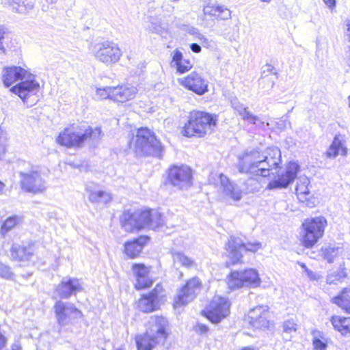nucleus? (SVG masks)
Masks as SVG:
<instances>
[{
    "mask_svg": "<svg viewBox=\"0 0 350 350\" xmlns=\"http://www.w3.org/2000/svg\"><path fill=\"white\" fill-rule=\"evenodd\" d=\"M172 64L176 66L180 73H184L191 68L189 61L183 59V54L180 51L176 50L174 52Z\"/></svg>",
    "mask_w": 350,
    "mask_h": 350,
    "instance_id": "c9c22d12",
    "label": "nucleus"
},
{
    "mask_svg": "<svg viewBox=\"0 0 350 350\" xmlns=\"http://www.w3.org/2000/svg\"><path fill=\"white\" fill-rule=\"evenodd\" d=\"M133 274L136 278L135 287L137 289L149 287L152 280L148 278L149 269L144 264L135 263L132 267Z\"/></svg>",
    "mask_w": 350,
    "mask_h": 350,
    "instance_id": "393cba45",
    "label": "nucleus"
},
{
    "mask_svg": "<svg viewBox=\"0 0 350 350\" xmlns=\"http://www.w3.org/2000/svg\"><path fill=\"white\" fill-rule=\"evenodd\" d=\"M270 312L267 306H258L248 312L249 323L256 329L268 328L270 324Z\"/></svg>",
    "mask_w": 350,
    "mask_h": 350,
    "instance_id": "f3484780",
    "label": "nucleus"
},
{
    "mask_svg": "<svg viewBox=\"0 0 350 350\" xmlns=\"http://www.w3.org/2000/svg\"><path fill=\"white\" fill-rule=\"evenodd\" d=\"M93 53L97 60L107 65L118 62L122 56L118 44L109 40L96 44L93 48Z\"/></svg>",
    "mask_w": 350,
    "mask_h": 350,
    "instance_id": "0eeeda50",
    "label": "nucleus"
},
{
    "mask_svg": "<svg viewBox=\"0 0 350 350\" xmlns=\"http://www.w3.org/2000/svg\"><path fill=\"white\" fill-rule=\"evenodd\" d=\"M82 290L80 280L75 278H64L56 288V293L60 298L68 299L72 294Z\"/></svg>",
    "mask_w": 350,
    "mask_h": 350,
    "instance_id": "6ab92c4d",
    "label": "nucleus"
},
{
    "mask_svg": "<svg viewBox=\"0 0 350 350\" xmlns=\"http://www.w3.org/2000/svg\"><path fill=\"white\" fill-rule=\"evenodd\" d=\"M137 93V88L129 84L112 87V100L123 103L133 99Z\"/></svg>",
    "mask_w": 350,
    "mask_h": 350,
    "instance_id": "5701e85b",
    "label": "nucleus"
},
{
    "mask_svg": "<svg viewBox=\"0 0 350 350\" xmlns=\"http://www.w3.org/2000/svg\"><path fill=\"white\" fill-rule=\"evenodd\" d=\"M96 95L101 99L109 98L112 100V87L107 86L103 88H97Z\"/></svg>",
    "mask_w": 350,
    "mask_h": 350,
    "instance_id": "a18cd8bd",
    "label": "nucleus"
},
{
    "mask_svg": "<svg viewBox=\"0 0 350 350\" xmlns=\"http://www.w3.org/2000/svg\"><path fill=\"white\" fill-rule=\"evenodd\" d=\"M299 170L300 166L297 162L290 161L285 172L279 175L278 179L270 181L267 188L270 190L286 188L295 180Z\"/></svg>",
    "mask_w": 350,
    "mask_h": 350,
    "instance_id": "dca6fc26",
    "label": "nucleus"
},
{
    "mask_svg": "<svg viewBox=\"0 0 350 350\" xmlns=\"http://www.w3.org/2000/svg\"><path fill=\"white\" fill-rule=\"evenodd\" d=\"M150 217H148V228L152 230H157L162 227L165 220L163 215L157 210L149 209Z\"/></svg>",
    "mask_w": 350,
    "mask_h": 350,
    "instance_id": "4c0bfd02",
    "label": "nucleus"
},
{
    "mask_svg": "<svg viewBox=\"0 0 350 350\" xmlns=\"http://www.w3.org/2000/svg\"><path fill=\"white\" fill-rule=\"evenodd\" d=\"M272 75H278L276 69L271 64H267L262 68L260 78H266Z\"/></svg>",
    "mask_w": 350,
    "mask_h": 350,
    "instance_id": "49530a36",
    "label": "nucleus"
},
{
    "mask_svg": "<svg viewBox=\"0 0 350 350\" xmlns=\"http://www.w3.org/2000/svg\"><path fill=\"white\" fill-rule=\"evenodd\" d=\"M167 180L179 189H187L192 185L191 170L187 165H173L168 170Z\"/></svg>",
    "mask_w": 350,
    "mask_h": 350,
    "instance_id": "9d476101",
    "label": "nucleus"
},
{
    "mask_svg": "<svg viewBox=\"0 0 350 350\" xmlns=\"http://www.w3.org/2000/svg\"><path fill=\"white\" fill-rule=\"evenodd\" d=\"M6 3L9 5L12 10L16 13H22L23 11V5L18 3V0H6Z\"/></svg>",
    "mask_w": 350,
    "mask_h": 350,
    "instance_id": "de8ad7c7",
    "label": "nucleus"
},
{
    "mask_svg": "<svg viewBox=\"0 0 350 350\" xmlns=\"http://www.w3.org/2000/svg\"><path fill=\"white\" fill-rule=\"evenodd\" d=\"M149 240L147 236H141L132 241L124 243V253L131 258H135L139 256L144 246Z\"/></svg>",
    "mask_w": 350,
    "mask_h": 350,
    "instance_id": "bb28decb",
    "label": "nucleus"
},
{
    "mask_svg": "<svg viewBox=\"0 0 350 350\" xmlns=\"http://www.w3.org/2000/svg\"><path fill=\"white\" fill-rule=\"evenodd\" d=\"M133 143L136 154L139 155L159 157L163 150L160 141L148 128L139 129Z\"/></svg>",
    "mask_w": 350,
    "mask_h": 350,
    "instance_id": "20e7f679",
    "label": "nucleus"
},
{
    "mask_svg": "<svg viewBox=\"0 0 350 350\" xmlns=\"http://www.w3.org/2000/svg\"><path fill=\"white\" fill-rule=\"evenodd\" d=\"M182 83L185 88L199 95H202L208 91L207 82L195 72L185 77Z\"/></svg>",
    "mask_w": 350,
    "mask_h": 350,
    "instance_id": "aec40b11",
    "label": "nucleus"
},
{
    "mask_svg": "<svg viewBox=\"0 0 350 350\" xmlns=\"http://www.w3.org/2000/svg\"><path fill=\"white\" fill-rule=\"evenodd\" d=\"M48 5H53L57 3V0H45Z\"/></svg>",
    "mask_w": 350,
    "mask_h": 350,
    "instance_id": "680f3d73",
    "label": "nucleus"
},
{
    "mask_svg": "<svg viewBox=\"0 0 350 350\" xmlns=\"http://www.w3.org/2000/svg\"><path fill=\"white\" fill-rule=\"evenodd\" d=\"M323 2L330 8L336 6V0H323Z\"/></svg>",
    "mask_w": 350,
    "mask_h": 350,
    "instance_id": "13d9d810",
    "label": "nucleus"
},
{
    "mask_svg": "<svg viewBox=\"0 0 350 350\" xmlns=\"http://www.w3.org/2000/svg\"><path fill=\"white\" fill-rule=\"evenodd\" d=\"M149 209L137 210L134 212L126 211L121 217V224L124 230L129 232L148 228Z\"/></svg>",
    "mask_w": 350,
    "mask_h": 350,
    "instance_id": "6e6552de",
    "label": "nucleus"
},
{
    "mask_svg": "<svg viewBox=\"0 0 350 350\" xmlns=\"http://www.w3.org/2000/svg\"><path fill=\"white\" fill-rule=\"evenodd\" d=\"M278 78V75H272L266 78H260L259 84L264 90L271 89Z\"/></svg>",
    "mask_w": 350,
    "mask_h": 350,
    "instance_id": "a19ab883",
    "label": "nucleus"
},
{
    "mask_svg": "<svg viewBox=\"0 0 350 350\" xmlns=\"http://www.w3.org/2000/svg\"><path fill=\"white\" fill-rule=\"evenodd\" d=\"M297 329V325L293 319H288L283 323V332L285 334H291L295 333Z\"/></svg>",
    "mask_w": 350,
    "mask_h": 350,
    "instance_id": "c03bdc74",
    "label": "nucleus"
},
{
    "mask_svg": "<svg viewBox=\"0 0 350 350\" xmlns=\"http://www.w3.org/2000/svg\"><path fill=\"white\" fill-rule=\"evenodd\" d=\"M33 254V251L30 245L14 243L10 249V256L14 260L26 262L31 259Z\"/></svg>",
    "mask_w": 350,
    "mask_h": 350,
    "instance_id": "a878e982",
    "label": "nucleus"
},
{
    "mask_svg": "<svg viewBox=\"0 0 350 350\" xmlns=\"http://www.w3.org/2000/svg\"><path fill=\"white\" fill-rule=\"evenodd\" d=\"M300 265H301V267L302 268H304V269L305 272H306V269H308V268H307V267L306 266V265H305V264H304V263H301V264H300Z\"/></svg>",
    "mask_w": 350,
    "mask_h": 350,
    "instance_id": "0e129e2a",
    "label": "nucleus"
},
{
    "mask_svg": "<svg viewBox=\"0 0 350 350\" xmlns=\"http://www.w3.org/2000/svg\"><path fill=\"white\" fill-rule=\"evenodd\" d=\"M241 350H254V349L252 347H244Z\"/></svg>",
    "mask_w": 350,
    "mask_h": 350,
    "instance_id": "69168bd1",
    "label": "nucleus"
},
{
    "mask_svg": "<svg viewBox=\"0 0 350 350\" xmlns=\"http://www.w3.org/2000/svg\"><path fill=\"white\" fill-rule=\"evenodd\" d=\"M171 254L174 266L180 265L187 269H190L196 266L194 260L186 256L184 253L181 252L172 251Z\"/></svg>",
    "mask_w": 350,
    "mask_h": 350,
    "instance_id": "f704fd0d",
    "label": "nucleus"
},
{
    "mask_svg": "<svg viewBox=\"0 0 350 350\" xmlns=\"http://www.w3.org/2000/svg\"><path fill=\"white\" fill-rule=\"evenodd\" d=\"M261 246L262 244L260 242L244 243L241 238L230 237L226 244V250L232 263L236 264L241 261L242 251L256 252L261 248Z\"/></svg>",
    "mask_w": 350,
    "mask_h": 350,
    "instance_id": "1a4fd4ad",
    "label": "nucleus"
},
{
    "mask_svg": "<svg viewBox=\"0 0 350 350\" xmlns=\"http://www.w3.org/2000/svg\"><path fill=\"white\" fill-rule=\"evenodd\" d=\"M306 275L311 280H313V281H317L319 278H320V275L315 273V272H313L312 271L308 269H306Z\"/></svg>",
    "mask_w": 350,
    "mask_h": 350,
    "instance_id": "5fc2aeb1",
    "label": "nucleus"
},
{
    "mask_svg": "<svg viewBox=\"0 0 350 350\" xmlns=\"http://www.w3.org/2000/svg\"><path fill=\"white\" fill-rule=\"evenodd\" d=\"M161 341L152 336L147 332L142 335L137 336L136 343L138 350H152L157 344Z\"/></svg>",
    "mask_w": 350,
    "mask_h": 350,
    "instance_id": "2f4dec72",
    "label": "nucleus"
},
{
    "mask_svg": "<svg viewBox=\"0 0 350 350\" xmlns=\"http://www.w3.org/2000/svg\"><path fill=\"white\" fill-rule=\"evenodd\" d=\"M161 290V286L157 284L148 295H144L138 302L139 310L144 312H150L154 310L158 304L159 293Z\"/></svg>",
    "mask_w": 350,
    "mask_h": 350,
    "instance_id": "b1692460",
    "label": "nucleus"
},
{
    "mask_svg": "<svg viewBox=\"0 0 350 350\" xmlns=\"http://www.w3.org/2000/svg\"><path fill=\"white\" fill-rule=\"evenodd\" d=\"M312 345L315 350H325L327 348V344L317 337L314 338Z\"/></svg>",
    "mask_w": 350,
    "mask_h": 350,
    "instance_id": "8fccbe9b",
    "label": "nucleus"
},
{
    "mask_svg": "<svg viewBox=\"0 0 350 350\" xmlns=\"http://www.w3.org/2000/svg\"><path fill=\"white\" fill-rule=\"evenodd\" d=\"M11 350H21V345L18 342H15L11 347Z\"/></svg>",
    "mask_w": 350,
    "mask_h": 350,
    "instance_id": "bf43d9fd",
    "label": "nucleus"
},
{
    "mask_svg": "<svg viewBox=\"0 0 350 350\" xmlns=\"http://www.w3.org/2000/svg\"><path fill=\"white\" fill-rule=\"evenodd\" d=\"M230 301L227 298L215 296L206 307V317L213 323H218L230 313Z\"/></svg>",
    "mask_w": 350,
    "mask_h": 350,
    "instance_id": "9b49d317",
    "label": "nucleus"
},
{
    "mask_svg": "<svg viewBox=\"0 0 350 350\" xmlns=\"http://www.w3.org/2000/svg\"><path fill=\"white\" fill-rule=\"evenodd\" d=\"M29 72L21 66L5 67L2 71V81L5 87H10L16 81H21Z\"/></svg>",
    "mask_w": 350,
    "mask_h": 350,
    "instance_id": "412c9836",
    "label": "nucleus"
},
{
    "mask_svg": "<svg viewBox=\"0 0 350 350\" xmlns=\"http://www.w3.org/2000/svg\"><path fill=\"white\" fill-rule=\"evenodd\" d=\"M281 161V152L276 147L269 148L263 152L254 149L238 156L237 167L241 173L267 177L271 170L279 167Z\"/></svg>",
    "mask_w": 350,
    "mask_h": 350,
    "instance_id": "f257e3e1",
    "label": "nucleus"
},
{
    "mask_svg": "<svg viewBox=\"0 0 350 350\" xmlns=\"http://www.w3.org/2000/svg\"><path fill=\"white\" fill-rule=\"evenodd\" d=\"M191 50L194 53H200L202 50L201 46L197 43H193L190 45Z\"/></svg>",
    "mask_w": 350,
    "mask_h": 350,
    "instance_id": "4d7b16f0",
    "label": "nucleus"
},
{
    "mask_svg": "<svg viewBox=\"0 0 350 350\" xmlns=\"http://www.w3.org/2000/svg\"><path fill=\"white\" fill-rule=\"evenodd\" d=\"M344 252L342 247L329 245L322 247L321 255L329 263H332L336 258L341 256Z\"/></svg>",
    "mask_w": 350,
    "mask_h": 350,
    "instance_id": "473e14b6",
    "label": "nucleus"
},
{
    "mask_svg": "<svg viewBox=\"0 0 350 350\" xmlns=\"http://www.w3.org/2000/svg\"><path fill=\"white\" fill-rule=\"evenodd\" d=\"M0 277L5 280H13L14 277L11 268L1 262H0Z\"/></svg>",
    "mask_w": 350,
    "mask_h": 350,
    "instance_id": "37998d69",
    "label": "nucleus"
},
{
    "mask_svg": "<svg viewBox=\"0 0 350 350\" xmlns=\"http://www.w3.org/2000/svg\"><path fill=\"white\" fill-rule=\"evenodd\" d=\"M20 175L21 187L25 191L36 194L46 190L45 182L37 170L21 172Z\"/></svg>",
    "mask_w": 350,
    "mask_h": 350,
    "instance_id": "4468645a",
    "label": "nucleus"
},
{
    "mask_svg": "<svg viewBox=\"0 0 350 350\" xmlns=\"http://www.w3.org/2000/svg\"><path fill=\"white\" fill-rule=\"evenodd\" d=\"M220 190L227 200H232L234 202L239 201L242 197L241 189L230 182L228 178L224 174H220Z\"/></svg>",
    "mask_w": 350,
    "mask_h": 350,
    "instance_id": "4be33fe9",
    "label": "nucleus"
},
{
    "mask_svg": "<svg viewBox=\"0 0 350 350\" xmlns=\"http://www.w3.org/2000/svg\"><path fill=\"white\" fill-rule=\"evenodd\" d=\"M330 322L334 329L342 335L346 336L350 334V317L334 315L332 317Z\"/></svg>",
    "mask_w": 350,
    "mask_h": 350,
    "instance_id": "7c9ffc66",
    "label": "nucleus"
},
{
    "mask_svg": "<svg viewBox=\"0 0 350 350\" xmlns=\"http://www.w3.org/2000/svg\"><path fill=\"white\" fill-rule=\"evenodd\" d=\"M309 180L306 177L300 178L296 185V191L298 196H306L310 193L308 189Z\"/></svg>",
    "mask_w": 350,
    "mask_h": 350,
    "instance_id": "ea45409f",
    "label": "nucleus"
},
{
    "mask_svg": "<svg viewBox=\"0 0 350 350\" xmlns=\"http://www.w3.org/2000/svg\"><path fill=\"white\" fill-rule=\"evenodd\" d=\"M5 136L4 131L0 129V157L5 152Z\"/></svg>",
    "mask_w": 350,
    "mask_h": 350,
    "instance_id": "603ef678",
    "label": "nucleus"
},
{
    "mask_svg": "<svg viewBox=\"0 0 350 350\" xmlns=\"http://www.w3.org/2000/svg\"><path fill=\"white\" fill-rule=\"evenodd\" d=\"M232 108L242 117V119L248 124H256L260 123L263 124L264 122L260 118L248 111V108L237 100L231 101Z\"/></svg>",
    "mask_w": 350,
    "mask_h": 350,
    "instance_id": "c85d7f7f",
    "label": "nucleus"
},
{
    "mask_svg": "<svg viewBox=\"0 0 350 350\" xmlns=\"http://www.w3.org/2000/svg\"><path fill=\"white\" fill-rule=\"evenodd\" d=\"M193 330L198 334L202 335L208 333L209 328L207 325L204 324L198 323L196 325L193 327Z\"/></svg>",
    "mask_w": 350,
    "mask_h": 350,
    "instance_id": "3c124183",
    "label": "nucleus"
},
{
    "mask_svg": "<svg viewBox=\"0 0 350 350\" xmlns=\"http://www.w3.org/2000/svg\"><path fill=\"white\" fill-rule=\"evenodd\" d=\"M8 29L5 25L0 26V54H5L6 53V50L3 45V40L4 39V36L7 33Z\"/></svg>",
    "mask_w": 350,
    "mask_h": 350,
    "instance_id": "09e8293b",
    "label": "nucleus"
},
{
    "mask_svg": "<svg viewBox=\"0 0 350 350\" xmlns=\"http://www.w3.org/2000/svg\"><path fill=\"white\" fill-rule=\"evenodd\" d=\"M202 283L200 279L194 277L189 280L185 285L180 290L175 299V307H180L191 301L200 293Z\"/></svg>",
    "mask_w": 350,
    "mask_h": 350,
    "instance_id": "2eb2a0df",
    "label": "nucleus"
},
{
    "mask_svg": "<svg viewBox=\"0 0 350 350\" xmlns=\"http://www.w3.org/2000/svg\"><path fill=\"white\" fill-rule=\"evenodd\" d=\"M167 320L159 316H151L148 321L146 332L161 342H164L168 336Z\"/></svg>",
    "mask_w": 350,
    "mask_h": 350,
    "instance_id": "a211bd4d",
    "label": "nucleus"
},
{
    "mask_svg": "<svg viewBox=\"0 0 350 350\" xmlns=\"http://www.w3.org/2000/svg\"><path fill=\"white\" fill-rule=\"evenodd\" d=\"M47 9H48V6H46L45 5H42V10L43 11H46V10H47Z\"/></svg>",
    "mask_w": 350,
    "mask_h": 350,
    "instance_id": "338daca9",
    "label": "nucleus"
},
{
    "mask_svg": "<svg viewBox=\"0 0 350 350\" xmlns=\"http://www.w3.org/2000/svg\"><path fill=\"white\" fill-rule=\"evenodd\" d=\"M327 224L326 219L322 216L306 219L302 224L303 245L306 247L313 246L323 237Z\"/></svg>",
    "mask_w": 350,
    "mask_h": 350,
    "instance_id": "39448f33",
    "label": "nucleus"
},
{
    "mask_svg": "<svg viewBox=\"0 0 350 350\" xmlns=\"http://www.w3.org/2000/svg\"><path fill=\"white\" fill-rule=\"evenodd\" d=\"M89 200L94 204H107L111 200V196L109 193L105 191H89Z\"/></svg>",
    "mask_w": 350,
    "mask_h": 350,
    "instance_id": "e433bc0d",
    "label": "nucleus"
},
{
    "mask_svg": "<svg viewBox=\"0 0 350 350\" xmlns=\"http://www.w3.org/2000/svg\"><path fill=\"white\" fill-rule=\"evenodd\" d=\"M203 12L205 15L216 19L228 20L231 17V12L227 8L217 3H208Z\"/></svg>",
    "mask_w": 350,
    "mask_h": 350,
    "instance_id": "cd10ccee",
    "label": "nucleus"
},
{
    "mask_svg": "<svg viewBox=\"0 0 350 350\" xmlns=\"http://www.w3.org/2000/svg\"><path fill=\"white\" fill-rule=\"evenodd\" d=\"M103 136L101 127L81 125L65 128L57 136L56 142L67 148H81L88 139L96 142Z\"/></svg>",
    "mask_w": 350,
    "mask_h": 350,
    "instance_id": "f03ea898",
    "label": "nucleus"
},
{
    "mask_svg": "<svg viewBox=\"0 0 350 350\" xmlns=\"http://www.w3.org/2000/svg\"><path fill=\"white\" fill-rule=\"evenodd\" d=\"M40 84L36 81V77L29 73L16 85L10 89V92L18 96L24 103L30 96L37 94Z\"/></svg>",
    "mask_w": 350,
    "mask_h": 350,
    "instance_id": "ddd939ff",
    "label": "nucleus"
},
{
    "mask_svg": "<svg viewBox=\"0 0 350 350\" xmlns=\"http://www.w3.org/2000/svg\"><path fill=\"white\" fill-rule=\"evenodd\" d=\"M261 283L259 274L256 269H247L243 271H234L228 278L230 289L235 290L244 286L256 288Z\"/></svg>",
    "mask_w": 350,
    "mask_h": 350,
    "instance_id": "423d86ee",
    "label": "nucleus"
},
{
    "mask_svg": "<svg viewBox=\"0 0 350 350\" xmlns=\"http://www.w3.org/2000/svg\"><path fill=\"white\" fill-rule=\"evenodd\" d=\"M53 308L57 323L62 327L82 317V312L70 302L59 300L55 302Z\"/></svg>",
    "mask_w": 350,
    "mask_h": 350,
    "instance_id": "f8f14e48",
    "label": "nucleus"
},
{
    "mask_svg": "<svg viewBox=\"0 0 350 350\" xmlns=\"http://www.w3.org/2000/svg\"><path fill=\"white\" fill-rule=\"evenodd\" d=\"M6 344V337L2 333H0V350H2L5 347Z\"/></svg>",
    "mask_w": 350,
    "mask_h": 350,
    "instance_id": "6e6d98bb",
    "label": "nucleus"
},
{
    "mask_svg": "<svg viewBox=\"0 0 350 350\" xmlns=\"http://www.w3.org/2000/svg\"><path fill=\"white\" fill-rule=\"evenodd\" d=\"M346 64L350 67V46L347 52Z\"/></svg>",
    "mask_w": 350,
    "mask_h": 350,
    "instance_id": "052dcab7",
    "label": "nucleus"
},
{
    "mask_svg": "<svg viewBox=\"0 0 350 350\" xmlns=\"http://www.w3.org/2000/svg\"><path fill=\"white\" fill-rule=\"evenodd\" d=\"M193 34H196L197 39L200 42V44L205 48L213 49L215 46L213 40H209L202 33L197 32V29H194L192 32Z\"/></svg>",
    "mask_w": 350,
    "mask_h": 350,
    "instance_id": "79ce46f5",
    "label": "nucleus"
},
{
    "mask_svg": "<svg viewBox=\"0 0 350 350\" xmlns=\"http://www.w3.org/2000/svg\"><path fill=\"white\" fill-rule=\"evenodd\" d=\"M348 105H349V107L350 108V95L348 96Z\"/></svg>",
    "mask_w": 350,
    "mask_h": 350,
    "instance_id": "774afa93",
    "label": "nucleus"
},
{
    "mask_svg": "<svg viewBox=\"0 0 350 350\" xmlns=\"http://www.w3.org/2000/svg\"><path fill=\"white\" fill-rule=\"evenodd\" d=\"M339 154L342 156H347V148L345 144V142L341 139L340 135H336L331 145L325 152L327 158H336Z\"/></svg>",
    "mask_w": 350,
    "mask_h": 350,
    "instance_id": "c756f323",
    "label": "nucleus"
},
{
    "mask_svg": "<svg viewBox=\"0 0 350 350\" xmlns=\"http://www.w3.org/2000/svg\"><path fill=\"white\" fill-rule=\"evenodd\" d=\"M4 187H5L4 183H2L1 181H0V193L3 191Z\"/></svg>",
    "mask_w": 350,
    "mask_h": 350,
    "instance_id": "e2e57ef3",
    "label": "nucleus"
},
{
    "mask_svg": "<svg viewBox=\"0 0 350 350\" xmlns=\"http://www.w3.org/2000/svg\"><path fill=\"white\" fill-rule=\"evenodd\" d=\"M332 302L345 312L350 314V289H343L340 295L332 299Z\"/></svg>",
    "mask_w": 350,
    "mask_h": 350,
    "instance_id": "72a5a7b5",
    "label": "nucleus"
},
{
    "mask_svg": "<svg viewBox=\"0 0 350 350\" xmlns=\"http://www.w3.org/2000/svg\"><path fill=\"white\" fill-rule=\"evenodd\" d=\"M344 25L345 26L344 37L346 40L350 42V18L345 21Z\"/></svg>",
    "mask_w": 350,
    "mask_h": 350,
    "instance_id": "864d4df0",
    "label": "nucleus"
},
{
    "mask_svg": "<svg viewBox=\"0 0 350 350\" xmlns=\"http://www.w3.org/2000/svg\"><path fill=\"white\" fill-rule=\"evenodd\" d=\"M22 218L17 215H12L8 217L3 223L1 228V233L5 234L8 231L12 230L17 224L21 221Z\"/></svg>",
    "mask_w": 350,
    "mask_h": 350,
    "instance_id": "58836bf2",
    "label": "nucleus"
},
{
    "mask_svg": "<svg viewBox=\"0 0 350 350\" xmlns=\"http://www.w3.org/2000/svg\"><path fill=\"white\" fill-rule=\"evenodd\" d=\"M217 122V116L208 112L197 111L190 113L182 133L191 137H203L212 133Z\"/></svg>",
    "mask_w": 350,
    "mask_h": 350,
    "instance_id": "7ed1b4c3",
    "label": "nucleus"
}]
</instances>
